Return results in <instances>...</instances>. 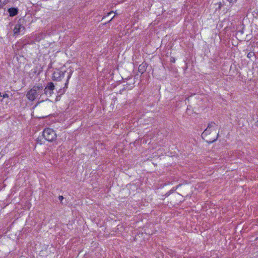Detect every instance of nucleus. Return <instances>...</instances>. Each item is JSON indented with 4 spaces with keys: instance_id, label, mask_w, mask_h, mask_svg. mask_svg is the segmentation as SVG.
I'll use <instances>...</instances> for the list:
<instances>
[{
    "instance_id": "obj_9",
    "label": "nucleus",
    "mask_w": 258,
    "mask_h": 258,
    "mask_svg": "<svg viewBox=\"0 0 258 258\" xmlns=\"http://www.w3.org/2000/svg\"><path fill=\"white\" fill-rule=\"evenodd\" d=\"M145 65L144 64H142L139 67V71L143 74L146 70Z\"/></svg>"
},
{
    "instance_id": "obj_14",
    "label": "nucleus",
    "mask_w": 258,
    "mask_h": 258,
    "mask_svg": "<svg viewBox=\"0 0 258 258\" xmlns=\"http://www.w3.org/2000/svg\"><path fill=\"white\" fill-rule=\"evenodd\" d=\"M3 98H8L9 97V95L8 94H5L3 95Z\"/></svg>"
},
{
    "instance_id": "obj_7",
    "label": "nucleus",
    "mask_w": 258,
    "mask_h": 258,
    "mask_svg": "<svg viewBox=\"0 0 258 258\" xmlns=\"http://www.w3.org/2000/svg\"><path fill=\"white\" fill-rule=\"evenodd\" d=\"M21 28L24 29L23 27H22L20 24H16L14 28L13 31L15 34H19L20 32V30Z\"/></svg>"
},
{
    "instance_id": "obj_11",
    "label": "nucleus",
    "mask_w": 258,
    "mask_h": 258,
    "mask_svg": "<svg viewBox=\"0 0 258 258\" xmlns=\"http://www.w3.org/2000/svg\"><path fill=\"white\" fill-rule=\"evenodd\" d=\"M230 4L233 5L237 2V0H227Z\"/></svg>"
},
{
    "instance_id": "obj_12",
    "label": "nucleus",
    "mask_w": 258,
    "mask_h": 258,
    "mask_svg": "<svg viewBox=\"0 0 258 258\" xmlns=\"http://www.w3.org/2000/svg\"><path fill=\"white\" fill-rule=\"evenodd\" d=\"M58 199L60 200V201L62 203V201L63 199V197L62 196H59L58 197Z\"/></svg>"
},
{
    "instance_id": "obj_13",
    "label": "nucleus",
    "mask_w": 258,
    "mask_h": 258,
    "mask_svg": "<svg viewBox=\"0 0 258 258\" xmlns=\"http://www.w3.org/2000/svg\"><path fill=\"white\" fill-rule=\"evenodd\" d=\"M112 13H113V12H110L108 13L106 16H104V17H103V19L105 18L107 16L111 15Z\"/></svg>"
},
{
    "instance_id": "obj_1",
    "label": "nucleus",
    "mask_w": 258,
    "mask_h": 258,
    "mask_svg": "<svg viewBox=\"0 0 258 258\" xmlns=\"http://www.w3.org/2000/svg\"><path fill=\"white\" fill-rule=\"evenodd\" d=\"M218 125L214 122H210L207 127L202 134V137L208 143L216 141L219 137V132H217Z\"/></svg>"
},
{
    "instance_id": "obj_2",
    "label": "nucleus",
    "mask_w": 258,
    "mask_h": 258,
    "mask_svg": "<svg viewBox=\"0 0 258 258\" xmlns=\"http://www.w3.org/2000/svg\"><path fill=\"white\" fill-rule=\"evenodd\" d=\"M41 89V87L34 86L29 91H28L26 94V97L29 101H34L39 95V91Z\"/></svg>"
},
{
    "instance_id": "obj_8",
    "label": "nucleus",
    "mask_w": 258,
    "mask_h": 258,
    "mask_svg": "<svg viewBox=\"0 0 258 258\" xmlns=\"http://www.w3.org/2000/svg\"><path fill=\"white\" fill-rule=\"evenodd\" d=\"M9 12L10 16H14L18 13V9L15 8H11L9 9Z\"/></svg>"
},
{
    "instance_id": "obj_16",
    "label": "nucleus",
    "mask_w": 258,
    "mask_h": 258,
    "mask_svg": "<svg viewBox=\"0 0 258 258\" xmlns=\"http://www.w3.org/2000/svg\"><path fill=\"white\" fill-rule=\"evenodd\" d=\"M114 16H113L112 18H111V19L109 20V21H110L111 20H112V19L114 18Z\"/></svg>"
},
{
    "instance_id": "obj_10",
    "label": "nucleus",
    "mask_w": 258,
    "mask_h": 258,
    "mask_svg": "<svg viewBox=\"0 0 258 258\" xmlns=\"http://www.w3.org/2000/svg\"><path fill=\"white\" fill-rule=\"evenodd\" d=\"M7 3V0H0V7Z\"/></svg>"
},
{
    "instance_id": "obj_17",
    "label": "nucleus",
    "mask_w": 258,
    "mask_h": 258,
    "mask_svg": "<svg viewBox=\"0 0 258 258\" xmlns=\"http://www.w3.org/2000/svg\"><path fill=\"white\" fill-rule=\"evenodd\" d=\"M250 55V53H248V57H250L249 55Z\"/></svg>"
},
{
    "instance_id": "obj_3",
    "label": "nucleus",
    "mask_w": 258,
    "mask_h": 258,
    "mask_svg": "<svg viewBox=\"0 0 258 258\" xmlns=\"http://www.w3.org/2000/svg\"><path fill=\"white\" fill-rule=\"evenodd\" d=\"M43 136L48 142H53L57 137L55 132L50 128H46L44 130Z\"/></svg>"
},
{
    "instance_id": "obj_15",
    "label": "nucleus",
    "mask_w": 258,
    "mask_h": 258,
    "mask_svg": "<svg viewBox=\"0 0 258 258\" xmlns=\"http://www.w3.org/2000/svg\"><path fill=\"white\" fill-rule=\"evenodd\" d=\"M170 61L172 62H174L175 61V58L174 57H171Z\"/></svg>"
},
{
    "instance_id": "obj_4",
    "label": "nucleus",
    "mask_w": 258,
    "mask_h": 258,
    "mask_svg": "<svg viewBox=\"0 0 258 258\" xmlns=\"http://www.w3.org/2000/svg\"><path fill=\"white\" fill-rule=\"evenodd\" d=\"M64 73L58 70L55 71L52 75V80L53 81H60L64 77Z\"/></svg>"
},
{
    "instance_id": "obj_5",
    "label": "nucleus",
    "mask_w": 258,
    "mask_h": 258,
    "mask_svg": "<svg viewBox=\"0 0 258 258\" xmlns=\"http://www.w3.org/2000/svg\"><path fill=\"white\" fill-rule=\"evenodd\" d=\"M55 86L52 82H49L47 85L44 90V93L46 95L51 96L53 94V91L54 89Z\"/></svg>"
},
{
    "instance_id": "obj_6",
    "label": "nucleus",
    "mask_w": 258,
    "mask_h": 258,
    "mask_svg": "<svg viewBox=\"0 0 258 258\" xmlns=\"http://www.w3.org/2000/svg\"><path fill=\"white\" fill-rule=\"evenodd\" d=\"M71 77V74L69 75V76L68 77V79H67V82H66L65 83V86L63 88V89H60L58 91V93L59 94V95H62L63 94L65 91H66V89L68 88V83H69V79Z\"/></svg>"
}]
</instances>
